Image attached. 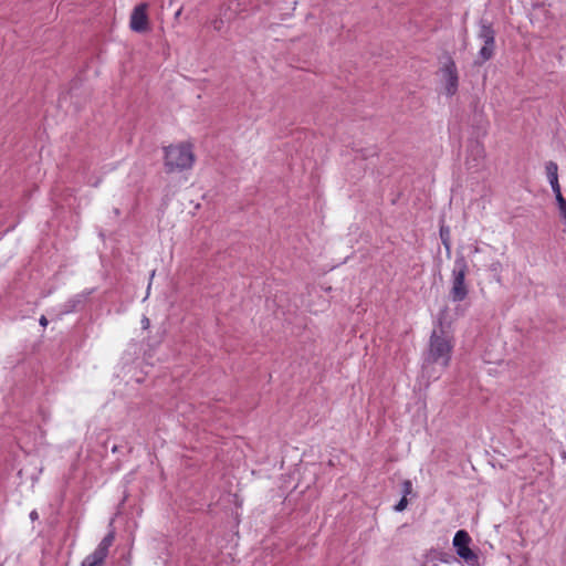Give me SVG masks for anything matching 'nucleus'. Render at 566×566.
I'll return each mask as SVG.
<instances>
[{
	"label": "nucleus",
	"mask_w": 566,
	"mask_h": 566,
	"mask_svg": "<svg viewBox=\"0 0 566 566\" xmlns=\"http://www.w3.org/2000/svg\"><path fill=\"white\" fill-rule=\"evenodd\" d=\"M452 353V344L446 333L433 331L430 336L428 354L424 361L429 364H438L443 368L449 366Z\"/></svg>",
	"instance_id": "obj_1"
},
{
	"label": "nucleus",
	"mask_w": 566,
	"mask_h": 566,
	"mask_svg": "<svg viewBox=\"0 0 566 566\" xmlns=\"http://www.w3.org/2000/svg\"><path fill=\"white\" fill-rule=\"evenodd\" d=\"M195 155L190 144L170 145L165 148V167L167 171L190 169Z\"/></svg>",
	"instance_id": "obj_2"
},
{
	"label": "nucleus",
	"mask_w": 566,
	"mask_h": 566,
	"mask_svg": "<svg viewBox=\"0 0 566 566\" xmlns=\"http://www.w3.org/2000/svg\"><path fill=\"white\" fill-rule=\"evenodd\" d=\"M478 38L483 42V46L480 49L474 64L482 65L493 57L495 51V31L490 21L480 20Z\"/></svg>",
	"instance_id": "obj_3"
},
{
	"label": "nucleus",
	"mask_w": 566,
	"mask_h": 566,
	"mask_svg": "<svg viewBox=\"0 0 566 566\" xmlns=\"http://www.w3.org/2000/svg\"><path fill=\"white\" fill-rule=\"evenodd\" d=\"M467 272L465 259L463 256L457 258L452 270V286L449 293L453 302H461L468 295V286L464 283Z\"/></svg>",
	"instance_id": "obj_4"
},
{
	"label": "nucleus",
	"mask_w": 566,
	"mask_h": 566,
	"mask_svg": "<svg viewBox=\"0 0 566 566\" xmlns=\"http://www.w3.org/2000/svg\"><path fill=\"white\" fill-rule=\"evenodd\" d=\"M115 539L114 531H109L108 534L102 539L97 548L84 558L81 566H103L104 560L108 554V548L112 546Z\"/></svg>",
	"instance_id": "obj_5"
},
{
	"label": "nucleus",
	"mask_w": 566,
	"mask_h": 566,
	"mask_svg": "<svg viewBox=\"0 0 566 566\" xmlns=\"http://www.w3.org/2000/svg\"><path fill=\"white\" fill-rule=\"evenodd\" d=\"M442 78L446 83L444 90L447 95L452 96L458 91L459 76L454 61L451 57L447 59V62L440 70Z\"/></svg>",
	"instance_id": "obj_6"
},
{
	"label": "nucleus",
	"mask_w": 566,
	"mask_h": 566,
	"mask_svg": "<svg viewBox=\"0 0 566 566\" xmlns=\"http://www.w3.org/2000/svg\"><path fill=\"white\" fill-rule=\"evenodd\" d=\"M130 29L135 32H145L148 29L147 3L136 6L130 14Z\"/></svg>",
	"instance_id": "obj_7"
},
{
	"label": "nucleus",
	"mask_w": 566,
	"mask_h": 566,
	"mask_svg": "<svg viewBox=\"0 0 566 566\" xmlns=\"http://www.w3.org/2000/svg\"><path fill=\"white\" fill-rule=\"evenodd\" d=\"M471 542V537L468 532L460 530L455 533L453 537V546L457 551V554L460 558L468 556L472 549L469 547Z\"/></svg>",
	"instance_id": "obj_8"
},
{
	"label": "nucleus",
	"mask_w": 566,
	"mask_h": 566,
	"mask_svg": "<svg viewBox=\"0 0 566 566\" xmlns=\"http://www.w3.org/2000/svg\"><path fill=\"white\" fill-rule=\"evenodd\" d=\"M557 170H558V167H557L556 163L548 161L546 164V174H547V178L549 180V184H551L553 190H557L558 188H560L559 182H558Z\"/></svg>",
	"instance_id": "obj_9"
},
{
	"label": "nucleus",
	"mask_w": 566,
	"mask_h": 566,
	"mask_svg": "<svg viewBox=\"0 0 566 566\" xmlns=\"http://www.w3.org/2000/svg\"><path fill=\"white\" fill-rule=\"evenodd\" d=\"M488 270L493 274L494 279L497 282H501V272H502V264L500 261L492 262Z\"/></svg>",
	"instance_id": "obj_10"
},
{
	"label": "nucleus",
	"mask_w": 566,
	"mask_h": 566,
	"mask_svg": "<svg viewBox=\"0 0 566 566\" xmlns=\"http://www.w3.org/2000/svg\"><path fill=\"white\" fill-rule=\"evenodd\" d=\"M553 191L556 197L559 213H562L563 211H566V199L563 197L560 188H558L557 190H553Z\"/></svg>",
	"instance_id": "obj_11"
},
{
	"label": "nucleus",
	"mask_w": 566,
	"mask_h": 566,
	"mask_svg": "<svg viewBox=\"0 0 566 566\" xmlns=\"http://www.w3.org/2000/svg\"><path fill=\"white\" fill-rule=\"evenodd\" d=\"M468 566H480L479 556L472 551L468 556L462 557Z\"/></svg>",
	"instance_id": "obj_12"
},
{
	"label": "nucleus",
	"mask_w": 566,
	"mask_h": 566,
	"mask_svg": "<svg viewBox=\"0 0 566 566\" xmlns=\"http://www.w3.org/2000/svg\"><path fill=\"white\" fill-rule=\"evenodd\" d=\"M440 237H441L443 245L446 247L447 252L449 253L451 250L449 230H444L443 228H441Z\"/></svg>",
	"instance_id": "obj_13"
},
{
	"label": "nucleus",
	"mask_w": 566,
	"mask_h": 566,
	"mask_svg": "<svg viewBox=\"0 0 566 566\" xmlns=\"http://www.w3.org/2000/svg\"><path fill=\"white\" fill-rule=\"evenodd\" d=\"M412 492V483L410 480H405L402 482V496H407L409 494H411Z\"/></svg>",
	"instance_id": "obj_14"
},
{
	"label": "nucleus",
	"mask_w": 566,
	"mask_h": 566,
	"mask_svg": "<svg viewBox=\"0 0 566 566\" xmlns=\"http://www.w3.org/2000/svg\"><path fill=\"white\" fill-rule=\"evenodd\" d=\"M408 505L407 496H402L400 501L395 505V511L402 512Z\"/></svg>",
	"instance_id": "obj_15"
},
{
	"label": "nucleus",
	"mask_w": 566,
	"mask_h": 566,
	"mask_svg": "<svg viewBox=\"0 0 566 566\" xmlns=\"http://www.w3.org/2000/svg\"><path fill=\"white\" fill-rule=\"evenodd\" d=\"M223 21L222 19H217L212 22L213 29L220 31L222 28Z\"/></svg>",
	"instance_id": "obj_16"
},
{
	"label": "nucleus",
	"mask_w": 566,
	"mask_h": 566,
	"mask_svg": "<svg viewBox=\"0 0 566 566\" xmlns=\"http://www.w3.org/2000/svg\"><path fill=\"white\" fill-rule=\"evenodd\" d=\"M142 325H143V328L147 329L149 327V325H150L149 318L144 317L142 319Z\"/></svg>",
	"instance_id": "obj_17"
},
{
	"label": "nucleus",
	"mask_w": 566,
	"mask_h": 566,
	"mask_svg": "<svg viewBox=\"0 0 566 566\" xmlns=\"http://www.w3.org/2000/svg\"><path fill=\"white\" fill-rule=\"evenodd\" d=\"M39 322H40V325H41V326H43V327H45V326L48 325V323H49V322H48V319H46V317H45L44 315H42V316L40 317V321H39Z\"/></svg>",
	"instance_id": "obj_18"
},
{
	"label": "nucleus",
	"mask_w": 566,
	"mask_h": 566,
	"mask_svg": "<svg viewBox=\"0 0 566 566\" xmlns=\"http://www.w3.org/2000/svg\"><path fill=\"white\" fill-rule=\"evenodd\" d=\"M38 517H39V515H38L36 511H32V512L30 513V518H31L32 521H35Z\"/></svg>",
	"instance_id": "obj_19"
},
{
	"label": "nucleus",
	"mask_w": 566,
	"mask_h": 566,
	"mask_svg": "<svg viewBox=\"0 0 566 566\" xmlns=\"http://www.w3.org/2000/svg\"><path fill=\"white\" fill-rule=\"evenodd\" d=\"M475 149H476V153L478 155H482L483 154V148L480 146V145H475Z\"/></svg>",
	"instance_id": "obj_20"
},
{
	"label": "nucleus",
	"mask_w": 566,
	"mask_h": 566,
	"mask_svg": "<svg viewBox=\"0 0 566 566\" xmlns=\"http://www.w3.org/2000/svg\"><path fill=\"white\" fill-rule=\"evenodd\" d=\"M564 222L566 223V210L559 213Z\"/></svg>",
	"instance_id": "obj_21"
},
{
	"label": "nucleus",
	"mask_w": 566,
	"mask_h": 566,
	"mask_svg": "<svg viewBox=\"0 0 566 566\" xmlns=\"http://www.w3.org/2000/svg\"><path fill=\"white\" fill-rule=\"evenodd\" d=\"M181 8L175 13V19H178L181 14Z\"/></svg>",
	"instance_id": "obj_22"
},
{
	"label": "nucleus",
	"mask_w": 566,
	"mask_h": 566,
	"mask_svg": "<svg viewBox=\"0 0 566 566\" xmlns=\"http://www.w3.org/2000/svg\"><path fill=\"white\" fill-rule=\"evenodd\" d=\"M563 458L566 460V452H564Z\"/></svg>",
	"instance_id": "obj_23"
}]
</instances>
